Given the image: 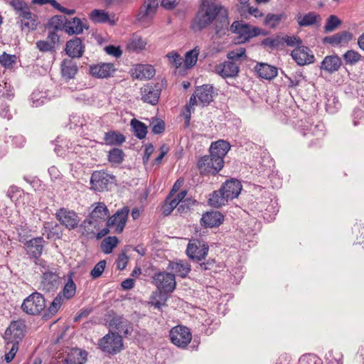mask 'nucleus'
<instances>
[{"label":"nucleus","instance_id":"nucleus-36","mask_svg":"<svg viewBox=\"0 0 364 364\" xmlns=\"http://www.w3.org/2000/svg\"><path fill=\"white\" fill-rule=\"evenodd\" d=\"M84 28H87L82 23L79 18L75 17L67 20L65 32L68 34H80L82 33Z\"/></svg>","mask_w":364,"mask_h":364},{"label":"nucleus","instance_id":"nucleus-59","mask_svg":"<svg viewBox=\"0 0 364 364\" xmlns=\"http://www.w3.org/2000/svg\"><path fill=\"white\" fill-rule=\"evenodd\" d=\"M36 47L39 50L43 52L51 51L54 49V46L52 43H50L46 41H38L36 42Z\"/></svg>","mask_w":364,"mask_h":364},{"label":"nucleus","instance_id":"nucleus-47","mask_svg":"<svg viewBox=\"0 0 364 364\" xmlns=\"http://www.w3.org/2000/svg\"><path fill=\"white\" fill-rule=\"evenodd\" d=\"M124 157L123 151L118 148H114L110 150L108 154V160L112 164H121Z\"/></svg>","mask_w":364,"mask_h":364},{"label":"nucleus","instance_id":"nucleus-17","mask_svg":"<svg viewBox=\"0 0 364 364\" xmlns=\"http://www.w3.org/2000/svg\"><path fill=\"white\" fill-rule=\"evenodd\" d=\"M220 188L225 193L228 200H229L239 196L242 190V185L238 180L232 178L226 181Z\"/></svg>","mask_w":364,"mask_h":364},{"label":"nucleus","instance_id":"nucleus-18","mask_svg":"<svg viewBox=\"0 0 364 364\" xmlns=\"http://www.w3.org/2000/svg\"><path fill=\"white\" fill-rule=\"evenodd\" d=\"M215 71L217 74L224 78L232 77L237 75L239 72V67L234 62L225 61L216 65Z\"/></svg>","mask_w":364,"mask_h":364},{"label":"nucleus","instance_id":"nucleus-37","mask_svg":"<svg viewBox=\"0 0 364 364\" xmlns=\"http://www.w3.org/2000/svg\"><path fill=\"white\" fill-rule=\"evenodd\" d=\"M228 201L225 194L221 188L213 191L208 198V204L214 208H220L225 205Z\"/></svg>","mask_w":364,"mask_h":364},{"label":"nucleus","instance_id":"nucleus-31","mask_svg":"<svg viewBox=\"0 0 364 364\" xmlns=\"http://www.w3.org/2000/svg\"><path fill=\"white\" fill-rule=\"evenodd\" d=\"M87 359V353L80 349H72L64 360V364H83Z\"/></svg>","mask_w":364,"mask_h":364},{"label":"nucleus","instance_id":"nucleus-35","mask_svg":"<svg viewBox=\"0 0 364 364\" xmlns=\"http://www.w3.org/2000/svg\"><path fill=\"white\" fill-rule=\"evenodd\" d=\"M168 268L175 272V274L181 277H186L191 271V265L184 261L171 262Z\"/></svg>","mask_w":364,"mask_h":364},{"label":"nucleus","instance_id":"nucleus-26","mask_svg":"<svg viewBox=\"0 0 364 364\" xmlns=\"http://www.w3.org/2000/svg\"><path fill=\"white\" fill-rule=\"evenodd\" d=\"M353 38L350 33L348 31H341L333 36H326L323 39L324 43L331 44L333 46H338L348 43Z\"/></svg>","mask_w":364,"mask_h":364},{"label":"nucleus","instance_id":"nucleus-15","mask_svg":"<svg viewBox=\"0 0 364 364\" xmlns=\"http://www.w3.org/2000/svg\"><path fill=\"white\" fill-rule=\"evenodd\" d=\"M141 99L151 105H156L161 95V89L157 84L148 83L141 88Z\"/></svg>","mask_w":364,"mask_h":364},{"label":"nucleus","instance_id":"nucleus-5","mask_svg":"<svg viewBox=\"0 0 364 364\" xmlns=\"http://www.w3.org/2000/svg\"><path fill=\"white\" fill-rule=\"evenodd\" d=\"M42 276L40 284L41 289L46 292L56 291L62 284V278L54 269L41 271Z\"/></svg>","mask_w":364,"mask_h":364},{"label":"nucleus","instance_id":"nucleus-10","mask_svg":"<svg viewBox=\"0 0 364 364\" xmlns=\"http://www.w3.org/2000/svg\"><path fill=\"white\" fill-rule=\"evenodd\" d=\"M114 179V176L105 171H98L92 173L90 183L92 188L97 191L102 192L108 190V186Z\"/></svg>","mask_w":364,"mask_h":364},{"label":"nucleus","instance_id":"nucleus-45","mask_svg":"<svg viewBox=\"0 0 364 364\" xmlns=\"http://www.w3.org/2000/svg\"><path fill=\"white\" fill-rule=\"evenodd\" d=\"M15 229L18 236V240L22 242H26V239L31 232L28 226L23 221H19L15 224Z\"/></svg>","mask_w":364,"mask_h":364},{"label":"nucleus","instance_id":"nucleus-42","mask_svg":"<svg viewBox=\"0 0 364 364\" xmlns=\"http://www.w3.org/2000/svg\"><path fill=\"white\" fill-rule=\"evenodd\" d=\"M66 17L62 16H55L49 21V29L53 31H65V26H67Z\"/></svg>","mask_w":364,"mask_h":364},{"label":"nucleus","instance_id":"nucleus-21","mask_svg":"<svg viewBox=\"0 0 364 364\" xmlns=\"http://www.w3.org/2000/svg\"><path fill=\"white\" fill-rule=\"evenodd\" d=\"M299 127H301V132L304 136L313 135L316 136L317 139H319L324 135L323 125L322 124L313 125L308 120H301Z\"/></svg>","mask_w":364,"mask_h":364},{"label":"nucleus","instance_id":"nucleus-30","mask_svg":"<svg viewBox=\"0 0 364 364\" xmlns=\"http://www.w3.org/2000/svg\"><path fill=\"white\" fill-rule=\"evenodd\" d=\"M255 69L258 75L265 80H272L277 75V68L267 63H258Z\"/></svg>","mask_w":364,"mask_h":364},{"label":"nucleus","instance_id":"nucleus-4","mask_svg":"<svg viewBox=\"0 0 364 364\" xmlns=\"http://www.w3.org/2000/svg\"><path fill=\"white\" fill-rule=\"evenodd\" d=\"M232 33L240 36L239 43H245L261 33V29L251 26L242 21H235L230 26Z\"/></svg>","mask_w":364,"mask_h":364},{"label":"nucleus","instance_id":"nucleus-39","mask_svg":"<svg viewBox=\"0 0 364 364\" xmlns=\"http://www.w3.org/2000/svg\"><path fill=\"white\" fill-rule=\"evenodd\" d=\"M230 149V146L228 142L223 140H218L212 143L210 146V153L215 154L223 159Z\"/></svg>","mask_w":364,"mask_h":364},{"label":"nucleus","instance_id":"nucleus-11","mask_svg":"<svg viewBox=\"0 0 364 364\" xmlns=\"http://www.w3.org/2000/svg\"><path fill=\"white\" fill-rule=\"evenodd\" d=\"M129 210L127 207H124L117 211V213L110 217L107 223V227L112 229L114 232L121 233L126 225Z\"/></svg>","mask_w":364,"mask_h":364},{"label":"nucleus","instance_id":"nucleus-23","mask_svg":"<svg viewBox=\"0 0 364 364\" xmlns=\"http://www.w3.org/2000/svg\"><path fill=\"white\" fill-rule=\"evenodd\" d=\"M66 53L71 58H80L84 53V46L80 38L75 37L66 43Z\"/></svg>","mask_w":364,"mask_h":364},{"label":"nucleus","instance_id":"nucleus-13","mask_svg":"<svg viewBox=\"0 0 364 364\" xmlns=\"http://www.w3.org/2000/svg\"><path fill=\"white\" fill-rule=\"evenodd\" d=\"M291 55L299 65L311 64L314 61V54L306 46H297L291 51Z\"/></svg>","mask_w":364,"mask_h":364},{"label":"nucleus","instance_id":"nucleus-8","mask_svg":"<svg viewBox=\"0 0 364 364\" xmlns=\"http://www.w3.org/2000/svg\"><path fill=\"white\" fill-rule=\"evenodd\" d=\"M171 342L179 348H185L191 341L192 335L190 330L182 326L173 327L170 331Z\"/></svg>","mask_w":364,"mask_h":364},{"label":"nucleus","instance_id":"nucleus-32","mask_svg":"<svg viewBox=\"0 0 364 364\" xmlns=\"http://www.w3.org/2000/svg\"><path fill=\"white\" fill-rule=\"evenodd\" d=\"M296 21L299 26H310L319 23L321 21V16L315 12H309L302 16L299 14L296 16Z\"/></svg>","mask_w":364,"mask_h":364},{"label":"nucleus","instance_id":"nucleus-49","mask_svg":"<svg viewBox=\"0 0 364 364\" xmlns=\"http://www.w3.org/2000/svg\"><path fill=\"white\" fill-rule=\"evenodd\" d=\"M90 17L95 23H105L109 21V15L104 10L94 9Z\"/></svg>","mask_w":364,"mask_h":364},{"label":"nucleus","instance_id":"nucleus-34","mask_svg":"<svg viewBox=\"0 0 364 364\" xmlns=\"http://www.w3.org/2000/svg\"><path fill=\"white\" fill-rule=\"evenodd\" d=\"M72 276L73 274H70L68 276L63 289L58 294V296H60L61 298H63L64 301L72 299L76 293V284H75Z\"/></svg>","mask_w":364,"mask_h":364},{"label":"nucleus","instance_id":"nucleus-29","mask_svg":"<svg viewBox=\"0 0 364 364\" xmlns=\"http://www.w3.org/2000/svg\"><path fill=\"white\" fill-rule=\"evenodd\" d=\"M61 74L65 80H70L75 77L77 73L78 68L72 59H65L61 63Z\"/></svg>","mask_w":364,"mask_h":364},{"label":"nucleus","instance_id":"nucleus-44","mask_svg":"<svg viewBox=\"0 0 364 364\" xmlns=\"http://www.w3.org/2000/svg\"><path fill=\"white\" fill-rule=\"evenodd\" d=\"M187 194V191L183 190L179 192L177 196L173 198L176 202H178L179 207H178V210L181 213L185 212L186 209L188 208V205L190 204H193L196 201H192L191 199L184 200Z\"/></svg>","mask_w":364,"mask_h":364},{"label":"nucleus","instance_id":"nucleus-1","mask_svg":"<svg viewBox=\"0 0 364 364\" xmlns=\"http://www.w3.org/2000/svg\"><path fill=\"white\" fill-rule=\"evenodd\" d=\"M228 9L215 0H202L191 23L194 31H200L213 25L219 33L229 25Z\"/></svg>","mask_w":364,"mask_h":364},{"label":"nucleus","instance_id":"nucleus-16","mask_svg":"<svg viewBox=\"0 0 364 364\" xmlns=\"http://www.w3.org/2000/svg\"><path fill=\"white\" fill-rule=\"evenodd\" d=\"M159 4L157 0H147L140 7L137 19L141 22H149L154 16Z\"/></svg>","mask_w":364,"mask_h":364},{"label":"nucleus","instance_id":"nucleus-63","mask_svg":"<svg viewBox=\"0 0 364 364\" xmlns=\"http://www.w3.org/2000/svg\"><path fill=\"white\" fill-rule=\"evenodd\" d=\"M152 132L154 134H161L164 131L165 124L162 120L156 121V122H152Z\"/></svg>","mask_w":364,"mask_h":364},{"label":"nucleus","instance_id":"nucleus-38","mask_svg":"<svg viewBox=\"0 0 364 364\" xmlns=\"http://www.w3.org/2000/svg\"><path fill=\"white\" fill-rule=\"evenodd\" d=\"M147 42L142 37L134 35L127 44V48L130 51L138 52L145 48Z\"/></svg>","mask_w":364,"mask_h":364},{"label":"nucleus","instance_id":"nucleus-57","mask_svg":"<svg viewBox=\"0 0 364 364\" xmlns=\"http://www.w3.org/2000/svg\"><path fill=\"white\" fill-rule=\"evenodd\" d=\"M64 300L63 298H61L60 296H58L53 299L50 305L49 306L48 311L50 314L54 315L55 314L62 304H63Z\"/></svg>","mask_w":364,"mask_h":364},{"label":"nucleus","instance_id":"nucleus-25","mask_svg":"<svg viewBox=\"0 0 364 364\" xmlns=\"http://www.w3.org/2000/svg\"><path fill=\"white\" fill-rule=\"evenodd\" d=\"M341 65V59L338 55H331L323 58L320 68L329 73H333L339 70Z\"/></svg>","mask_w":364,"mask_h":364},{"label":"nucleus","instance_id":"nucleus-9","mask_svg":"<svg viewBox=\"0 0 364 364\" xmlns=\"http://www.w3.org/2000/svg\"><path fill=\"white\" fill-rule=\"evenodd\" d=\"M153 279L157 289L164 292H172L176 288V282L173 274L159 272L155 274Z\"/></svg>","mask_w":364,"mask_h":364},{"label":"nucleus","instance_id":"nucleus-12","mask_svg":"<svg viewBox=\"0 0 364 364\" xmlns=\"http://www.w3.org/2000/svg\"><path fill=\"white\" fill-rule=\"evenodd\" d=\"M208 252V246L199 240L191 241L186 249L189 258L196 261L205 259Z\"/></svg>","mask_w":364,"mask_h":364},{"label":"nucleus","instance_id":"nucleus-19","mask_svg":"<svg viewBox=\"0 0 364 364\" xmlns=\"http://www.w3.org/2000/svg\"><path fill=\"white\" fill-rule=\"evenodd\" d=\"M9 4L13 8L16 14L25 20L32 18V13L27 3L24 0H10Z\"/></svg>","mask_w":364,"mask_h":364},{"label":"nucleus","instance_id":"nucleus-46","mask_svg":"<svg viewBox=\"0 0 364 364\" xmlns=\"http://www.w3.org/2000/svg\"><path fill=\"white\" fill-rule=\"evenodd\" d=\"M199 53L200 48L198 46L186 53L184 63L186 68H191L196 64Z\"/></svg>","mask_w":364,"mask_h":364},{"label":"nucleus","instance_id":"nucleus-58","mask_svg":"<svg viewBox=\"0 0 364 364\" xmlns=\"http://www.w3.org/2000/svg\"><path fill=\"white\" fill-rule=\"evenodd\" d=\"M106 266V261L101 260L92 269L90 272V275L92 278L96 279L102 275L103 273Z\"/></svg>","mask_w":364,"mask_h":364},{"label":"nucleus","instance_id":"nucleus-41","mask_svg":"<svg viewBox=\"0 0 364 364\" xmlns=\"http://www.w3.org/2000/svg\"><path fill=\"white\" fill-rule=\"evenodd\" d=\"M130 124L135 136L137 138L142 139L146 137L147 134V127L143 122L136 119H132Z\"/></svg>","mask_w":364,"mask_h":364},{"label":"nucleus","instance_id":"nucleus-64","mask_svg":"<svg viewBox=\"0 0 364 364\" xmlns=\"http://www.w3.org/2000/svg\"><path fill=\"white\" fill-rule=\"evenodd\" d=\"M127 262H128L127 256L124 253L121 254L119 256L118 259H117L118 269H119L121 270L124 269L127 266Z\"/></svg>","mask_w":364,"mask_h":364},{"label":"nucleus","instance_id":"nucleus-53","mask_svg":"<svg viewBox=\"0 0 364 364\" xmlns=\"http://www.w3.org/2000/svg\"><path fill=\"white\" fill-rule=\"evenodd\" d=\"M343 59L346 64L353 65L360 60L361 55L358 52L350 50L343 55Z\"/></svg>","mask_w":364,"mask_h":364},{"label":"nucleus","instance_id":"nucleus-22","mask_svg":"<svg viewBox=\"0 0 364 364\" xmlns=\"http://www.w3.org/2000/svg\"><path fill=\"white\" fill-rule=\"evenodd\" d=\"M155 75V69L151 65H136L132 70V75L134 78L139 80H148Z\"/></svg>","mask_w":364,"mask_h":364},{"label":"nucleus","instance_id":"nucleus-61","mask_svg":"<svg viewBox=\"0 0 364 364\" xmlns=\"http://www.w3.org/2000/svg\"><path fill=\"white\" fill-rule=\"evenodd\" d=\"M105 50L107 54L112 55L115 58L120 57L122 53L119 47H116L114 46H107L105 48Z\"/></svg>","mask_w":364,"mask_h":364},{"label":"nucleus","instance_id":"nucleus-7","mask_svg":"<svg viewBox=\"0 0 364 364\" xmlns=\"http://www.w3.org/2000/svg\"><path fill=\"white\" fill-rule=\"evenodd\" d=\"M26 328L24 320L13 321L5 331V338L9 342L18 343L25 336Z\"/></svg>","mask_w":364,"mask_h":364},{"label":"nucleus","instance_id":"nucleus-43","mask_svg":"<svg viewBox=\"0 0 364 364\" xmlns=\"http://www.w3.org/2000/svg\"><path fill=\"white\" fill-rule=\"evenodd\" d=\"M104 139L106 144L119 145L125 141V137L122 134L109 132L105 134Z\"/></svg>","mask_w":364,"mask_h":364},{"label":"nucleus","instance_id":"nucleus-27","mask_svg":"<svg viewBox=\"0 0 364 364\" xmlns=\"http://www.w3.org/2000/svg\"><path fill=\"white\" fill-rule=\"evenodd\" d=\"M196 96L203 105H208L213 99V87L210 85L198 87L196 90Z\"/></svg>","mask_w":364,"mask_h":364},{"label":"nucleus","instance_id":"nucleus-48","mask_svg":"<svg viewBox=\"0 0 364 364\" xmlns=\"http://www.w3.org/2000/svg\"><path fill=\"white\" fill-rule=\"evenodd\" d=\"M118 243V239L115 237H108L103 240L101 243V247L103 252L109 254L112 252L114 247L117 246Z\"/></svg>","mask_w":364,"mask_h":364},{"label":"nucleus","instance_id":"nucleus-20","mask_svg":"<svg viewBox=\"0 0 364 364\" xmlns=\"http://www.w3.org/2000/svg\"><path fill=\"white\" fill-rule=\"evenodd\" d=\"M90 73L98 78H107L116 70L112 63H101L90 66Z\"/></svg>","mask_w":364,"mask_h":364},{"label":"nucleus","instance_id":"nucleus-28","mask_svg":"<svg viewBox=\"0 0 364 364\" xmlns=\"http://www.w3.org/2000/svg\"><path fill=\"white\" fill-rule=\"evenodd\" d=\"M44 240L43 237H38L25 242L28 253L33 257L38 259L42 254Z\"/></svg>","mask_w":364,"mask_h":364},{"label":"nucleus","instance_id":"nucleus-54","mask_svg":"<svg viewBox=\"0 0 364 364\" xmlns=\"http://www.w3.org/2000/svg\"><path fill=\"white\" fill-rule=\"evenodd\" d=\"M227 58L229 60H238L241 58H246L245 48L240 47L235 50H232L228 52V53L227 55Z\"/></svg>","mask_w":364,"mask_h":364},{"label":"nucleus","instance_id":"nucleus-2","mask_svg":"<svg viewBox=\"0 0 364 364\" xmlns=\"http://www.w3.org/2000/svg\"><path fill=\"white\" fill-rule=\"evenodd\" d=\"M46 307V301L43 296L34 292L26 297L22 304L21 309L28 315H38Z\"/></svg>","mask_w":364,"mask_h":364},{"label":"nucleus","instance_id":"nucleus-60","mask_svg":"<svg viewBox=\"0 0 364 364\" xmlns=\"http://www.w3.org/2000/svg\"><path fill=\"white\" fill-rule=\"evenodd\" d=\"M166 56L170 60V62L176 68H178L181 65L183 59L177 53L172 52V53L167 54Z\"/></svg>","mask_w":364,"mask_h":364},{"label":"nucleus","instance_id":"nucleus-55","mask_svg":"<svg viewBox=\"0 0 364 364\" xmlns=\"http://www.w3.org/2000/svg\"><path fill=\"white\" fill-rule=\"evenodd\" d=\"M169 199L170 196H168L165 201V203L162 207V213L166 216L170 215L175 208H176L177 206L179 207V205L178 202H176V200L172 199L168 202V200Z\"/></svg>","mask_w":364,"mask_h":364},{"label":"nucleus","instance_id":"nucleus-14","mask_svg":"<svg viewBox=\"0 0 364 364\" xmlns=\"http://www.w3.org/2000/svg\"><path fill=\"white\" fill-rule=\"evenodd\" d=\"M56 218L62 225L70 230L77 228L80 221L78 216L74 211L65 208L58 210L56 213Z\"/></svg>","mask_w":364,"mask_h":364},{"label":"nucleus","instance_id":"nucleus-40","mask_svg":"<svg viewBox=\"0 0 364 364\" xmlns=\"http://www.w3.org/2000/svg\"><path fill=\"white\" fill-rule=\"evenodd\" d=\"M109 214V210L103 203H97L90 213V218L94 220H105Z\"/></svg>","mask_w":364,"mask_h":364},{"label":"nucleus","instance_id":"nucleus-62","mask_svg":"<svg viewBox=\"0 0 364 364\" xmlns=\"http://www.w3.org/2000/svg\"><path fill=\"white\" fill-rule=\"evenodd\" d=\"M284 41L287 43V46H299L301 43V40L299 37L297 36H285L284 38Z\"/></svg>","mask_w":364,"mask_h":364},{"label":"nucleus","instance_id":"nucleus-24","mask_svg":"<svg viewBox=\"0 0 364 364\" xmlns=\"http://www.w3.org/2000/svg\"><path fill=\"white\" fill-rule=\"evenodd\" d=\"M110 326L117 331V334L121 333L127 336L130 335L132 331L131 323L122 316L114 317L110 322Z\"/></svg>","mask_w":364,"mask_h":364},{"label":"nucleus","instance_id":"nucleus-56","mask_svg":"<svg viewBox=\"0 0 364 364\" xmlns=\"http://www.w3.org/2000/svg\"><path fill=\"white\" fill-rule=\"evenodd\" d=\"M9 349V353L5 354V360L7 363L11 362L16 355L18 349V343L14 342H7V348Z\"/></svg>","mask_w":364,"mask_h":364},{"label":"nucleus","instance_id":"nucleus-33","mask_svg":"<svg viewBox=\"0 0 364 364\" xmlns=\"http://www.w3.org/2000/svg\"><path fill=\"white\" fill-rule=\"evenodd\" d=\"M201 220L204 225L213 228L222 223L223 215L218 211L208 212L203 215Z\"/></svg>","mask_w":364,"mask_h":364},{"label":"nucleus","instance_id":"nucleus-52","mask_svg":"<svg viewBox=\"0 0 364 364\" xmlns=\"http://www.w3.org/2000/svg\"><path fill=\"white\" fill-rule=\"evenodd\" d=\"M16 59L17 58L15 55L7 54L4 52L0 55V63L6 68H12L14 64L16 63Z\"/></svg>","mask_w":364,"mask_h":364},{"label":"nucleus","instance_id":"nucleus-51","mask_svg":"<svg viewBox=\"0 0 364 364\" xmlns=\"http://www.w3.org/2000/svg\"><path fill=\"white\" fill-rule=\"evenodd\" d=\"M282 16V14H268L264 18V24L266 26L274 28L279 24Z\"/></svg>","mask_w":364,"mask_h":364},{"label":"nucleus","instance_id":"nucleus-50","mask_svg":"<svg viewBox=\"0 0 364 364\" xmlns=\"http://www.w3.org/2000/svg\"><path fill=\"white\" fill-rule=\"evenodd\" d=\"M341 24V20L335 15H331L327 19L324 26L326 33L335 31Z\"/></svg>","mask_w":364,"mask_h":364},{"label":"nucleus","instance_id":"nucleus-3","mask_svg":"<svg viewBox=\"0 0 364 364\" xmlns=\"http://www.w3.org/2000/svg\"><path fill=\"white\" fill-rule=\"evenodd\" d=\"M224 161L218 155L210 153L203 156L198 162V167L203 173L216 174L223 167Z\"/></svg>","mask_w":364,"mask_h":364},{"label":"nucleus","instance_id":"nucleus-6","mask_svg":"<svg viewBox=\"0 0 364 364\" xmlns=\"http://www.w3.org/2000/svg\"><path fill=\"white\" fill-rule=\"evenodd\" d=\"M100 346L104 352L117 353L123 347L122 336L114 333H108L100 341Z\"/></svg>","mask_w":364,"mask_h":364}]
</instances>
